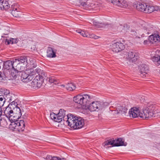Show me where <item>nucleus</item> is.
I'll list each match as a JSON object with an SVG mask.
<instances>
[{"instance_id": "f257e3e1", "label": "nucleus", "mask_w": 160, "mask_h": 160, "mask_svg": "<svg viewBox=\"0 0 160 160\" xmlns=\"http://www.w3.org/2000/svg\"><path fill=\"white\" fill-rule=\"evenodd\" d=\"M65 114L66 111L61 109L57 114L52 112L50 114V116L55 122H59L62 120L66 121L69 126L74 129L81 128L84 125V121L81 118H78L70 114L67 116H65Z\"/></svg>"}, {"instance_id": "f03ea898", "label": "nucleus", "mask_w": 160, "mask_h": 160, "mask_svg": "<svg viewBox=\"0 0 160 160\" xmlns=\"http://www.w3.org/2000/svg\"><path fill=\"white\" fill-rule=\"evenodd\" d=\"M136 30H131V34L133 38H140V36H144L143 33L148 34L151 33L152 28L142 20H140L138 22L137 26L135 27Z\"/></svg>"}, {"instance_id": "7ed1b4c3", "label": "nucleus", "mask_w": 160, "mask_h": 160, "mask_svg": "<svg viewBox=\"0 0 160 160\" xmlns=\"http://www.w3.org/2000/svg\"><path fill=\"white\" fill-rule=\"evenodd\" d=\"M149 106V105L145 106L142 111H140L141 108L140 107H134L131 108L129 112L130 116L133 118L139 117L144 119L149 118L148 109ZM149 114V116H151L152 114Z\"/></svg>"}, {"instance_id": "20e7f679", "label": "nucleus", "mask_w": 160, "mask_h": 160, "mask_svg": "<svg viewBox=\"0 0 160 160\" xmlns=\"http://www.w3.org/2000/svg\"><path fill=\"white\" fill-rule=\"evenodd\" d=\"M35 74V73L34 70L32 68L22 71L21 74V80L23 82H28L32 79Z\"/></svg>"}, {"instance_id": "39448f33", "label": "nucleus", "mask_w": 160, "mask_h": 160, "mask_svg": "<svg viewBox=\"0 0 160 160\" xmlns=\"http://www.w3.org/2000/svg\"><path fill=\"white\" fill-rule=\"evenodd\" d=\"M91 96L87 94L78 95L73 97V101L76 103L83 106H86L90 100Z\"/></svg>"}, {"instance_id": "423d86ee", "label": "nucleus", "mask_w": 160, "mask_h": 160, "mask_svg": "<svg viewBox=\"0 0 160 160\" xmlns=\"http://www.w3.org/2000/svg\"><path fill=\"white\" fill-rule=\"evenodd\" d=\"M28 59V57H26L25 56H22L20 57L18 59H16L15 60V62H16V64H18V66H16V69L18 68L19 66L22 67V68L20 69L22 70L25 68L27 67V60Z\"/></svg>"}, {"instance_id": "0eeeda50", "label": "nucleus", "mask_w": 160, "mask_h": 160, "mask_svg": "<svg viewBox=\"0 0 160 160\" xmlns=\"http://www.w3.org/2000/svg\"><path fill=\"white\" fill-rule=\"evenodd\" d=\"M125 47L123 43L120 42H112L110 45V48L112 50L115 52H118L123 50Z\"/></svg>"}, {"instance_id": "6e6552de", "label": "nucleus", "mask_w": 160, "mask_h": 160, "mask_svg": "<svg viewBox=\"0 0 160 160\" xmlns=\"http://www.w3.org/2000/svg\"><path fill=\"white\" fill-rule=\"evenodd\" d=\"M45 78L46 77H42V76H36L31 83V86L35 88L40 87Z\"/></svg>"}, {"instance_id": "1a4fd4ad", "label": "nucleus", "mask_w": 160, "mask_h": 160, "mask_svg": "<svg viewBox=\"0 0 160 160\" xmlns=\"http://www.w3.org/2000/svg\"><path fill=\"white\" fill-rule=\"evenodd\" d=\"M103 104L101 102L95 101L92 102L89 105L88 108L91 112L98 111L103 108Z\"/></svg>"}, {"instance_id": "9d476101", "label": "nucleus", "mask_w": 160, "mask_h": 160, "mask_svg": "<svg viewBox=\"0 0 160 160\" xmlns=\"http://www.w3.org/2000/svg\"><path fill=\"white\" fill-rule=\"evenodd\" d=\"M148 111V115L149 113H151V116L149 115V118L154 117H157L160 118V110L156 107L155 105H149Z\"/></svg>"}, {"instance_id": "9b49d317", "label": "nucleus", "mask_w": 160, "mask_h": 160, "mask_svg": "<svg viewBox=\"0 0 160 160\" xmlns=\"http://www.w3.org/2000/svg\"><path fill=\"white\" fill-rule=\"evenodd\" d=\"M126 58L130 62H135L138 58V54L134 51H130L127 53Z\"/></svg>"}, {"instance_id": "f8f14e48", "label": "nucleus", "mask_w": 160, "mask_h": 160, "mask_svg": "<svg viewBox=\"0 0 160 160\" xmlns=\"http://www.w3.org/2000/svg\"><path fill=\"white\" fill-rule=\"evenodd\" d=\"M139 70L141 73L142 77H146L148 76L149 67L146 64H142L139 66Z\"/></svg>"}, {"instance_id": "ddd939ff", "label": "nucleus", "mask_w": 160, "mask_h": 160, "mask_svg": "<svg viewBox=\"0 0 160 160\" xmlns=\"http://www.w3.org/2000/svg\"><path fill=\"white\" fill-rule=\"evenodd\" d=\"M22 116L21 111L20 109L18 107H16L13 108V118H11L12 120L14 121H17Z\"/></svg>"}, {"instance_id": "4468645a", "label": "nucleus", "mask_w": 160, "mask_h": 160, "mask_svg": "<svg viewBox=\"0 0 160 160\" xmlns=\"http://www.w3.org/2000/svg\"><path fill=\"white\" fill-rule=\"evenodd\" d=\"M82 6L86 9H93L95 10H97L98 8V5H96L93 2L88 3L87 2H83L82 3Z\"/></svg>"}, {"instance_id": "2eb2a0df", "label": "nucleus", "mask_w": 160, "mask_h": 160, "mask_svg": "<svg viewBox=\"0 0 160 160\" xmlns=\"http://www.w3.org/2000/svg\"><path fill=\"white\" fill-rule=\"evenodd\" d=\"M18 4H13L12 6V9L11 13L15 17H19L18 12H20V8Z\"/></svg>"}, {"instance_id": "dca6fc26", "label": "nucleus", "mask_w": 160, "mask_h": 160, "mask_svg": "<svg viewBox=\"0 0 160 160\" xmlns=\"http://www.w3.org/2000/svg\"><path fill=\"white\" fill-rule=\"evenodd\" d=\"M16 64L15 60L13 61H8L5 63V66L7 69H11L12 70H14L15 71V72H17V70H16L14 66V65Z\"/></svg>"}, {"instance_id": "f3484780", "label": "nucleus", "mask_w": 160, "mask_h": 160, "mask_svg": "<svg viewBox=\"0 0 160 160\" xmlns=\"http://www.w3.org/2000/svg\"><path fill=\"white\" fill-rule=\"evenodd\" d=\"M150 42L152 43L160 42V36L158 34H154L149 37Z\"/></svg>"}, {"instance_id": "a211bd4d", "label": "nucleus", "mask_w": 160, "mask_h": 160, "mask_svg": "<svg viewBox=\"0 0 160 160\" xmlns=\"http://www.w3.org/2000/svg\"><path fill=\"white\" fill-rule=\"evenodd\" d=\"M4 112L8 118H9V119L11 118H11H13V108L12 109L9 105L6 108Z\"/></svg>"}, {"instance_id": "6ab92c4d", "label": "nucleus", "mask_w": 160, "mask_h": 160, "mask_svg": "<svg viewBox=\"0 0 160 160\" xmlns=\"http://www.w3.org/2000/svg\"><path fill=\"white\" fill-rule=\"evenodd\" d=\"M17 122V131L19 132H22L24 131L25 128V122L23 120H20L18 121Z\"/></svg>"}, {"instance_id": "aec40b11", "label": "nucleus", "mask_w": 160, "mask_h": 160, "mask_svg": "<svg viewBox=\"0 0 160 160\" xmlns=\"http://www.w3.org/2000/svg\"><path fill=\"white\" fill-rule=\"evenodd\" d=\"M152 60L153 62L160 64V50L156 51L155 55L152 57Z\"/></svg>"}, {"instance_id": "412c9836", "label": "nucleus", "mask_w": 160, "mask_h": 160, "mask_svg": "<svg viewBox=\"0 0 160 160\" xmlns=\"http://www.w3.org/2000/svg\"><path fill=\"white\" fill-rule=\"evenodd\" d=\"M27 62V67H30L32 68H35L37 67V65L35 61L32 58L28 57Z\"/></svg>"}, {"instance_id": "4be33fe9", "label": "nucleus", "mask_w": 160, "mask_h": 160, "mask_svg": "<svg viewBox=\"0 0 160 160\" xmlns=\"http://www.w3.org/2000/svg\"><path fill=\"white\" fill-rule=\"evenodd\" d=\"M47 56L48 57L50 58H54L56 57V52L51 48H48L47 50Z\"/></svg>"}, {"instance_id": "5701e85b", "label": "nucleus", "mask_w": 160, "mask_h": 160, "mask_svg": "<svg viewBox=\"0 0 160 160\" xmlns=\"http://www.w3.org/2000/svg\"><path fill=\"white\" fill-rule=\"evenodd\" d=\"M117 6L123 8H126L128 6V3L125 0H119Z\"/></svg>"}, {"instance_id": "b1692460", "label": "nucleus", "mask_w": 160, "mask_h": 160, "mask_svg": "<svg viewBox=\"0 0 160 160\" xmlns=\"http://www.w3.org/2000/svg\"><path fill=\"white\" fill-rule=\"evenodd\" d=\"M34 72H35V74L36 73L38 74L37 76H42V77H47V74L43 70H41L39 68H37L34 70Z\"/></svg>"}, {"instance_id": "393cba45", "label": "nucleus", "mask_w": 160, "mask_h": 160, "mask_svg": "<svg viewBox=\"0 0 160 160\" xmlns=\"http://www.w3.org/2000/svg\"><path fill=\"white\" fill-rule=\"evenodd\" d=\"M127 109L125 107L121 106H119L117 108V111L116 113H121V114H123L126 113Z\"/></svg>"}, {"instance_id": "a878e982", "label": "nucleus", "mask_w": 160, "mask_h": 160, "mask_svg": "<svg viewBox=\"0 0 160 160\" xmlns=\"http://www.w3.org/2000/svg\"><path fill=\"white\" fill-rule=\"evenodd\" d=\"M2 96L5 101L7 100L9 102L12 101L11 97L9 91L6 90V92H4L3 95Z\"/></svg>"}, {"instance_id": "bb28decb", "label": "nucleus", "mask_w": 160, "mask_h": 160, "mask_svg": "<svg viewBox=\"0 0 160 160\" xmlns=\"http://www.w3.org/2000/svg\"><path fill=\"white\" fill-rule=\"evenodd\" d=\"M145 7H146V4L139 3L137 4L136 7L138 11L144 12Z\"/></svg>"}, {"instance_id": "cd10ccee", "label": "nucleus", "mask_w": 160, "mask_h": 160, "mask_svg": "<svg viewBox=\"0 0 160 160\" xmlns=\"http://www.w3.org/2000/svg\"><path fill=\"white\" fill-rule=\"evenodd\" d=\"M148 10L147 11L148 12V13H150L154 11H158L160 10V8L159 7L156 6H152L150 5L148 6Z\"/></svg>"}, {"instance_id": "c85d7f7f", "label": "nucleus", "mask_w": 160, "mask_h": 160, "mask_svg": "<svg viewBox=\"0 0 160 160\" xmlns=\"http://www.w3.org/2000/svg\"><path fill=\"white\" fill-rule=\"evenodd\" d=\"M76 87L74 84L72 83H69L66 85V89L68 91H71L74 90Z\"/></svg>"}, {"instance_id": "c756f323", "label": "nucleus", "mask_w": 160, "mask_h": 160, "mask_svg": "<svg viewBox=\"0 0 160 160\" xmlns=\"http://www.w3.org/2000/svg\"><path fill=\"white\" fill-rule=\"evenodd\" d=\"M124 145V142L123 139L120 138H118L116 141V142H115L114 146H121Z\"/></svg>"}, {"instance_id": "7c9ffc66", "label": "nucleus", "mask_w": 160, "mask_h": 160, "mask_svg": "<svg viewBox=\"0 0 160 160\" xmlns=\"http://www.w3.org/2000/svg\"><path fill=\"white\" fill-rule=\"evenodd\" d=\"M9 128L10 129L13 130L16 129L17 130V121L15 122H11L9 125Z\"/></svg>"}, {"instance_id": "2f4dec72", "label": "nucleus", "mask_w": 160, "mask_h": 160, "mask_svg": "<svg viewBox=\"0 0 160 160\" xmlns=\"http://www.w3.org/2000/svg\"><path fill=\"white\" fill-rule=\"evenodd\" d=\"M115 142V140H107L103 144V146H105L107 145H111L112 147H113Z\"/></svg>"}, {"instance_id": "473e14b6", "label": "nucleus", "mask_w": 160, "mask_h": 160, "mask_svg": "<svg viewBox=\"0 0 160 160\" xmlns=\"http://www.w3.org/2000/svg\"><path fill=\"white\" fill-rule=\"evenodd\" d=\"M48 79L49 82L51 83H53L56 85L59 83V81L54 77H50Z\"/></svg>"}, {"instance_id": "72a5a7b5", "label": "nucleus", "mask_w": 160, "mask_h": 160, "mask_svg": "<svg viewBox=\"0 0 160 160\" xmlns=\"http://www.w3.org/2000/svg\"><path fill=\"white\" fill-rule=\"evenodd\" d=\"M76 32L80 34L81 35L84 37H88V33L87 32H86L85 31L81 30L80 29H78L76 30Z\"/></svg>"}, {"instance_id": "f704fd0d", "label": "nucleus", "mask_w": 160, "mask_h": 160, "mask_svg": "<svg viewBox=\"0 0 160 160\" xmlns=\"http://www.w3.org/2000/svg\"><path fill=\"white\" fill-rule=\"evenodd\" d=\"M2 3L3 8L5 9H7L9 8L10 6L7 2L6 1H3Z\"/></svg>"}, {"instance_id": "c9c22d12", "label": "nucleus", "mask_w": 160, "mask_h": 160, "mask_svg": "<svg viewBox=\"0 0 160 160\" xmlns=\"http://www.w3.org/2000/svg\"><path fill=\"white\" fill-rule=\"evenodd\" d=\"M5 101L2 96L0 95V107L2 106Z\"/></svg>"}, {"instance_id": "e433bc0d", "label": "nucleus", "mask_w": 160, "mask_h": 160, "mask_svg": "<svg viewBox=\"0 0 160 160\" xmlns=\"http://www.w3.org/2000/svg\"><path fill=\"white\" fill-rule=\"evenodd\" d=\"M5 79V78L4 74L0 72V82H3Z\"/></svg>"}, {"instance_id": "4c0bfd02", "label": "nucleus", "mask_w": 160, "mask_h": 160, "mask_svg": "<svg viewBox=\"0 0 160 160\" xmlns=\"http://www.w3.org/2000/svg\"><path fill=\"white\" fill-rule=\"evenodd\" d=\"M112 3L113 5L117 6L119 0H106Z\"/></svg>"}, {"instance_id": "58836bf2", "label": "nucleus", "mask_w": 160, "mask_h": 160, "mask_svg": "<svg viewBox=\"0 0 160 160\" xmlns=\"http://www.w3.org/2000/svg\"><path fill=\"white\" fill-rule=\"evenodd\" d=\"M58 84V86L60 88H66V86H65L64 84H59V83Z\"/></svg>"}, {"instance_id": "ea45409f", "label": "nucleus", "mask_w": 160, "mask_h": 160, "mask_svg": "<svg viewBox=\"0 0 160 160\" xmlns=\"http://www.w3.org/2000/svg\"><path fill=\"white\" fill-rule=\"evenodd\" d=\"M148 5L146 4V7H145V8L144 12L146 13H148V11H147V10L148 11Z\"/></svg>"}, {"instance_id": "a19ab883", "label": "nucleus", "mask_w": 160, "mask_h": 160, "mask_svg": "<svg viewBox=\"0 0 160 160\" xmlns=\"http://www.w3.org/2000/svg\"><path fill=\"white\" fill-rule=\"evenodd\" d=\"M101 103L103 104V108L104 107L107 106H108L109 104V103L108 102H104V103H103V102H101Z\"/></svg>"}, {"instance_id": "79ce46f5", "label": "nucleus", "mask_w": 160, "mask_h": 160, "mask_svg": "<svg viewBox=\"0 0 160 160\" xmlns=\"http://www.w3.org/2000/svg\"><path fill=\"white\" fill-rule=\"evenodd\" d=\"M149 42H150V41H149V39H148V40H145L144 41L143 43L144 45L148 44Z\"/></svg>"}, {"instance_id": "37998d69", "label": "nucleus", "mask_w": 160, "mask_h": 160, "mask_svg": "<svg viewBox=\"0 0 160 160\" xmlns=\"http://www.w3.org/2000/svg\"><path fill=\"white\" fill-rule=\"evenodd\" d=\"M94 34H89V36H88V37L90 38H93V37H94Z\"/></svg>"}, {"instance_id": "c03bdc74", "label": "nucleus", "mask_w": 160, "mask_h": 160, "mask_svg": "<svg viewBox=\"0 0 160 160\" xmlns=\"http://www.w3.org/2000/svg\"><path fill=\"white\" fill-rule=\"evenodd\" d=\"M13 104L14 105V106H17V104L16 103H15V102H11V105L10 107H11V106Z\"/></svg>"}, {"instance_id": "a18cd8bd", "label": "nucleus", "mask_w": 160, "mask_h": 160, "mask_svg": "<svg viewBox=\"0 0 160 160\" xmlns=\"http://www.w3.org/2000/svg\"><path fill=\"white\" fill-rule=\"evenodd\" d=\"M81 3V5H82V3L83 2H86L85 1L88 0H79Z\"/></svg>"}, {"instance_id": "49530a36", "label": "nucleus", "mask_w": 160, "mask_h": 160, "mask_svg": "<svg viewBox=\"0 0 160 160\" xmlns=\"http://www.w3.org/2000/svg\"><path fill=\"white\" fill-rule=\"evenodd\" d=\"M100 37L98 36H97L96 35H94V37H93V38L94 39H98Z\"/></svg>"}, {"instance_id": "de8ad7c7", "label": "nucleus", "mask_w": 160, "mask_h": 160, "mask_svg": "<svg viewBox=\"0 0 160 160\" xmlns=\"http://www.w3.org/2000/svg\"><path fill=\"white\" fill-rule=\"evenodd\" d=\"M2 0H0V2Z\"/></svg>"}]
</instances>
